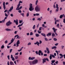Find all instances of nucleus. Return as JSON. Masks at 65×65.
I'll list each match as a JSON object with an SVG mask.
<instances>
[{
  "mask_svg": "<svg viewBox=\"0 0 65 65\" xmlns=\"http://www.w3.org/2000/svg\"><path fill=\"white\" fill-rule=\"evenodd\" d=\"M31 45V43L30 42L28 43L27 44V45Z\"/></svg>",
  "mask_w": 65,
  "mask_h": 65,
  "instance_id": "72a5a7b5",
  "label": "nucleus"
},
{
  "mask_svg": "<svg viewBox=\"0 0 65 65\" xmlns=\"http://www.w3.org/2000/svg\"><path fill=\"white\" fill-rule=\"evenodd\" d=\"M29 12H28L27 14H26V17H29Z\"/></svg>",
  "mask_w": 65,
  "mask_h": 65,
  "instance_id": "7c9ffc66",
  "label": "nucleus"
},
{
  "mask_svg": "<svg viewBox=\"0 0 65 65\" xmlns=\"http://www.w3.org/2000/svg\"><path fill=\"white\" fill-rule=\"evenodd\" d=\"M22 50V49L21 48L20 50H18V52H21V51Z\"/></svg>",
  "mask_w": 65,
  "mask_h": 65,
  "instance_id": "13d9d810",
  "label": "nucleus"
},
{
  "mask_svg": "<svg viewBox=\"0 0 65 65\" xmlns=\"http://www.w3.org/2000/svg\"><path fill=\"white\" fill-rule=\"evenodd\" d=\"M37 45H38L39 46V42H38V41H37L36 43H34V44H37Z\"/></svg>",
  "mask_w": 65,
  "mask_h": 65,
  "instance_id": "4468645a",
  "label": "nucleus"
},
{
  "mask_svg": "<svg viewBox=\"0 0 65 65\" xmlns=\"http://www.w3.org/2000/svg\"><path fill=\"white\" fill-rule=\"evenodd\" d=\"M35 57H29L28 58V60H33L34 59H35Z\"/></svg>",
  "mask_w": 65,
  "mask_h": 65,
  "instance_id": "423d86ee",
  "label": "nucleus"
},
{
  "mask_svg": "<svg viewBox=\"0 0 65 65\" xmlns=\"http://www.w3.org/2000/svg\"><path fill=\"white\" fill-rule=\"evenodd\" d=\"M6 31H10L11 30V29L7 28L6 29Z\"/></svg>",
  "mask_w": 65,
  "mask_h": 65,
  "instance_id": "6ab92c4d",
  "label": "nucleus"
},
{
  "mask_svg": "<svg viewBox=\"0 0 65 65\" xmlns=\"http://www.w3.org/2000/svg\"><path fill=\"white\" fill-rule=\"evenodd\" d=\"M33 35V32H31L30 33V35H31V36Z\"/></svg>",
  "mask_w": 65,
  "mask_h": 65,
  "instance_id": "58836bf2",
  "label": "nucleus"
},
{
  "mask_svg": "<svg viewBox=\"0 0 65 65\" xmlns=\"http://www.w3.org/2000/svg\"><path fill=\"white\" fill-rule=\"evenodd\" d=\"M23 3V2L20 1H19V4H21L20 3Z\"/></svg>",
  "mask_w": 65,
  "mask_h": 65,
  "instance_id": "4c0bfd02",
  "label": "nucleus"
},
{
  "mask_svg": "<svg viewBox=\"0 0 65 65\" xmlns=\"http://www.w3.org/2000/svg\"><path fill=\"white\" fill-rule=\"evenodd\" d=\"M51 35H52L51 32H48V33L46 35V36H47L49 37V36H51Z\"/></svg>",
  "mask_w": 65,
  "mask_h": 65,
  "instance_id": "ddd939ff",
  "label": "nucleus"
},
{
  "mask_svg": "<svg viewBox=\"0 0 65 65\" xmlns=\"http://www.w3.org/2000/svg\"><path fill=\"white\" fill-rule=\"evenodd\" d=\"M51 62H52V63H54L55 62V60H52Z\"/></svg>",
  "mask_w": 65,
  "mask_h": 65,
  "instance_id": "e433bc0d",
  "label": "nucleus"
},
{
  "mask_svg": "<svg viewBox=\"0 0 65 65\" xmlns=\"http://www.w3.org/2000/svg\"><path fill=\"white\" fill-rule=\"evenodd\" d=\"M55 36V34L54 33H53L52 35V37H54V36Z\"/></svg>",
  "mask_w": 65,
  "mask_h": 65,
  "instance_id": "a18cd8bd",
  "label": "nucleus"
},
{
  "mask_svg": "<svg viewBox=\"0 0 65 65\" xmlns=\"http://www.w3.org/2000/svg\"><path fill=\"white\" fill-rule=\"evenodd\" d=\"M55 63L56 64H58V61H56L55 62Z\"/></svg>",
  "mask_w": 65,
  "mask_h": 65,
  "instance_id": "052dcab7",
  "label": "nucleus"
},
{
  "mask_svg": "<svg viewBox=\"0 0 65 65\" xmlns=\"http://www.w3.org/2000/svg\"><path fill=\"white\" fill-rule=\"evenodd\" d=\"M15 59H18V56H16L15 57Z\"/></svg>",
  "mask_w": 65,
  "mask_h": 65,
  "instance_id": "f704fd0d",
  "label": "nucleus"
},
{
  "mask_svg": "<svg viewBox=\"0 0 65 65\" xmlns=\"http://www.w3.org/2000/svg\"><path fill=\"white\" fill-rule=\"evenodd\" d=\"M54 32H55V34H56V36H58V34H57V33L56 32V31L57 30V29H55V28L54 27H53L52 28Z\"/></svg>",
  "mask_w": 65,
  "mask_h": 65,
  "instance_id": "39448f33",
  "label": "nucleus"
},
{
  "mask_svg": "<svg viewBox=\"0 0 65 65\" xmlns=\"http://www.w3.org/2000/svg\"><path fill=\"white\" fill-rule=\"evenodd\" d=\"M20 44V40H18L16 43V46L18 47L19 46V44Z\"/></svg>",
  "mask_w": 65,
  "mask_h": 65,
  "instance_id": "0eeeda50",
  "label": "nucleus"
},
{
  "mask_svg": "<svg viewBox=\"0 0 65 65\" xmlns=\"http://www.w3.org/2000/svg\"><path fill=\"white\" fill-rule=\"evenodd\" d=\"M39 14L38 13H36V14H33V15L35 16H36H36H39Z\"/></svg>",
  "mask_w": 65,
  "mask_h": 65,
  "instance_id": "f3484780",
  "label": "nucleus"
},
{
  "mask_svg": "<svg viewBox=\"0 0 65 65\" xmlns=\"http://www.w3.org/2000/svg\"><path fill=\"white\" fill-rule=\"evenodd\" d=\"M45 39V41H48V39H47V38H44Z\"/></svg>",
  "mask_w": 65,
  "mask_h": 65,
  "instance_id": "a19ab883",
  "label": "nucleus"
},
{
  "mask_svg": "<svg viewBox=\"0 0 65 65\" xmlns=\"http://www.w3.org/2000/svg\"><path fill=\"white\" fill-rule=\"evenodd\" d=\"M8 42V41L7 40H6L5 41V43L6 44V43H7Z\"/></svg>",
  "mask_w": 65,
  "mask_h": 65,
  "instance_id": "6e6d98bb",
  "label": "nucleus"
},
{
  "mask_svg": "<svg viewBox=\"0 0 65 65\" xmlns=\"http://www.w3.org/2000/svg\"><path fill=\"white\" fill-rule=\"evenodd\" d=\"M19 55V53L17 52V53H15V55Z\"/></svg>",
  "mask_w": 65,
  "mask_h": 65,
  "instance_id": "680f3d73",
  "label": "nucleus"
},
{
  "mask_svg": "<svg viewBox=\"0 0 65 65\" xmlns=\"http://www.w3.org/2000/svg\"><path fill=\"white\" fill-rule=\"evenodd\" d=\"M31 63L32 65L36 64L38 63V60L37 59H35L31 62Z\"/></svg>",
  "mask_w": 65,
  "mask_h": 65,
  "instance_id": "f03ea898",
  "label": "nucleus"
},
{
  "mask_svg": "<svg viewBox=\"0 0 65 65\" xmlns=\"http://www.w3.org/2000/svg\"><path fill=\"white\" fill-rule=\"evenodd\" d=\"M10 15L11 16V17H13V14L12 13L11 14H10Z\"/></svg>",
  "mask_w": 65,
  "mask_h": 65,
  "instance_id": "3c124183",
  "label": "nucleus"
},
{
  "mask_svg": "<svg viewBox=\"0 0 65 65\" xmlns=\"http://www.w3.org/2000/svg\"><path fill=\"white\" fill-rule=\"evenodd\" d=\"M52 49H54V48H57V46H54L51 48Z\"/></svg>",
  "mask_w": 65,
  "mask_h": 65,
  "instance_id": "393cba45",
  "label": "nucleus"
},
{
  "mask_svg": "<svg viewBox=\"0 0 65 65\" xmlns=\"http://www.w3.org/2000/svg\"><path fill=\"white\" fill-rule=\"evenodd\" d=\"M11 58L12 59V60L13 61H14V60H15V59L14 57H13V55H11Z\"/></svg>",
  "mask_w": 65,
  "mask_h": 65,
  "instance_id": "1a4fd4ad",
  "label": "nucleus"
},
{
  "mask_svg": "<svg viewBox=\"0 0 65 65\" xmlns=\"http://www.w3.org/2000/svg\"><path fill=\"white\" fill-rule=\"evenodd\" d=\"M7 65H10L9 64V61H8L7 63Z\"/></svg>",
  "mask_w": 65,
  "mask_h": 65,
  "instance_id": "0e129e2a",
  "label": "nucleus"
},
{
  "mask_svg": "<svg viewBox=\"0 0 65 65\" xmlns=\"http://www.w3.org/2000/svg\"><path fill=\"white\" fill-rule=\"evenodd\" d=\"M61 47L62 49H63V48H64V46H61Z\"/></svg>",
  "mask_w": 65,
  "mask_h": 65,
  "instance_id": "e2e57ef3",
  "label": "nucleus"
},
{
  "mask_svg": "<svg viewBox=\"0 0 65 65\" xmlns=\"http://www.w3.org/2000/svg\"><path fill=\"white\" fill-rule=\"evenodd\" d=\"M45 59L46 60V61H48V62L49 61V60H48V59L47 58H45Z\"/></svg>",
  "mask_w": 65,
  "mask_h": 65,
  "instance_id": "09e8293b",
  "label": "nucleus"
},
{
  "mask_svg": "<svg viewBox=\"0 0 65 65\" xmlns=\"http://www.w3.org/2000/svg\"><path fill=\"white\" fill-rule=\"evenodd\" d=\"M50 10V8H48L47 9V11H49Z\"/></svg>",
  "mask_w": 65,
  "mask_h": 65,
  "instance_id": "de8ad7c7",
  "label": "nucleus"
},
{
  "mask_svg": "<svg viewBox=\"0 0 65 65\" xmlns=\"http://www.w3.org/2000/svg\"><path fill=\"white\" fill-rule=\"evenodd\" d=\"M36 54H37V55H38V51H36Z\"/></svg>",
  "mask_w": 65,
  "mask_h": 65,
  "instance_id": "69168bd1",
  "label": "nucleus"
},
{
  "mask_svg": "<svg viewBox=\"0 0 65 65\" xmlns=\"http://www.w3.org/2000/svg\"><path fill=\"white\" fill-rule=\"evenodd\" d=\"M53 40L54 41H57V39L56 38H54L53 39Z\"/></svg>",
  "mask_w": 65,
  "mask_h": 65,
  "instance_id": "c9c22d12",
  "label": "nucleus"
},
{
  "mask_svg": "<svg viewBox=\"0 0 65 65\" xmlns=\"http://www.w3.org/2000/svg\"><path fill=\"white\" fill-rule=\"evenodd\" d=\"M42 53V51H41L40 50H39V51L38 52V55H39V56H40V55H41V54H41Z\"/></svg>",
  "mask_w": 65,
  "mask_h": 65,
  "instance_id": "2eb2a0df",
  "label": "nucleus"
},
{
  "mask_svg": "<svg viewBox=\"0 0 65 65\" xmlns=\"http://www.w3.org/2000/svg\"><path fill=\"white\" fill-rule=\"evenodd\" d=\"M22 7H23L22 6H20L19 8V9H18V10H19L20 9H22Z\"/></svg>",
  "mask_w": 65,
  "mask_h": 65,
  "instance_id": "c85d7f7f",
  "label": "nucleus"
},
{
  "mask_svg": "<svg viewBox=\"0 0 65 65\" xmlns=\"http://www.w3.org/2000/svg\"><path fill=\"white\" fill-rule=\"evenodd\" d=\"M38 33H39V34H40L41 33V31H39V30H38Z\"/></svg>",
  "mask_w": 65,
  "mask_h": 65,
  "instance_id": "5fc2aeb1",
  "label": "nucleus"
},
{
  "mask_svg": "<svg viewBox=\"0 0 65 65\" xmlns=\"http://www.w3.org/2000/svg\"><path fill=\"white\" fill-rule=\"evenodd\" d=\"M46 51H49V49L48 48H47V47H46Z\"/></svg>",
  "mask_w": 65,
  "mask_h": 65,
  "instance_id": "603ef678",
  "label": "nucleus"
},
{
  "mask_svg": "<svg viewBox=\"0 0 65 65\" xmlns=\"http://www.w3.org/2000/svg\"><path fill=\"white\" fill-rule=\"evenodd\" d=\"M19 37H20V36H19L18 35H17V38H16V39H18V38H19L18 39H19V38H20Z\"/></svg>",
  "mask_w": 65,
  "mask_h": 65,
  "instance_id": "864d4df0",
  "label": "nucleus"
},
{
  "mask_svg": "<svg viewBox=\"0 0 65 65\" xmlns=\"http://www.w3.org/2000/svg\"><path fill=\"white\" fill-rule=\"evenodd\" d=\"M20 5H21V4H19L18 5L16 9V10H18V9H19V7L20 6Z\"/></svg>",
  "mask_w": 65,
  "mask_h": 65,
  "instance_id": "f8f14e48",
  "label": "nucleus"
},
{
  "mask_svg": "<svg viewBox=\"0 0 65 65\" xmlns=\"http://www.w3.org/2000/svg\"><path fill=\"white\" fill-rule=\"evenodd\" d=\"M23 23V20H19V24H21V23Z\"/></svg>",
  "mask_w": 65,
  "mask_h": 65,
  "instance_id": "bb28decb",
  "label": "nucleus"
},
{
  "mask_svg": "<svg viewBox=\"0 0 65 65\" xmlns=\"http://www.w3.org/2000/svg\"><path fill=\"white\" fill-rule=\"evenodd\" d=\"M23 24H24V22H23L21 24H20L18 25V27H21V26H23Z\"/></svg>",
  "mask_w": 65,
  "mask_h": 65,
  "instance_id": "412c9836",
  "label": "nucleus"
},
{
  "mask_svg": "<svg viewBox=\"0 0 65 65\" xmlns=\"http://www.w3.org/2000/svg\"><path fill=\"white\" fill-rule=\"evenodd\" d=\"M7 58H8V60H9V55H8L7 56Z\"/></svg>",
  "mask_w": 65,
  "mask_h": 65,
  "instance_id": "338daca9",
  "label": "nucleus"
},
{
  "mask_svg": "<svg viewBox=\"0 0 65 65\" xmlns=\"http://www.w3.org/2000/svg\"><path fill=\"white\" fill-rule=\"evenodd\" d=\"M5 17H8V15L6 13H5Z\"/></svg>",
  "mask_w": 65,
  "mask_h": 65,
  "instance_id": "c03bdc74",
  "label": "nucleus"
},
{
  "mask_svg": "<svg viewBox=\"0 0 65 65\" xmlns=\"http://www.w3.org/2000/svg\"><path fill=\"white\" fill-rule=\"evenodd\" d=\"M38 0H37L36 2V5H37V3H38Z\"/></svg>",
  "mask_w": 65,
  "mask_h": 65,
  "instance_id": "79ce46f5",
  "label": "nucleus"
},
{
  "mask_svg": "<svg viewBox=\"0 0 65 65\" xmlns=\"http://www.w3.org/2000/svg\"><path fill=\"white\" fill-rule=\"evenodd\" d=\"M52 54H51L50 55V56L49 57L50 60H52Z\"/></svg>",
  "mask_w": 65,
  "mask_h": 65,
  "instance_id": "cd10ccee",
  "label": "nucleus"
},
{
  "mask_svg": "<svg viewBox=\"0 0 65 65\" xmlns=\"http://www.w3.org/2000/svg\"><path fill=\"white\" fill-rule=\"evenodd\" d=\"M63 23H64L65 24V18H64L63 19Z\"/></svg>",
  "mask_w": 65,
  "mask_h": 65,
  "instance_id": "bf43d9fd",
  "label": "nucleus"
},
{
  "mask_svg": "<svg viewBox=\"0 0 65 65\" xmlns=\"http://www.w3.org/2000/svg\"><path fill=\"white\" fill-rule=\"evenodd\" d=\"M45 58H44L43 60V63H44L45 62Z\"/></svg>",
  "mask_w": 65,
  "mask_h": 65,
  "instance_id": "a878e982",
  "label": "nucleus"
},
{
  "mask_svg": "<svg viewBox=\"0 0 65 65\" xmlns=\"http://www.w3.org/2000/svg\"><path fill=\"white\" fill-rule=\"evenodd\" d=\"M35 36H36V37H39V36H40V35L38 34H35Z\"/></svg>",
  "mask_w": 65,
  "mask_h": 65,
  "instance_id": "5701e85b",
  "label": "nucleus"
},
{
  "mask_svg": "<svg viewBox=\"0 0 65 65\" xmlns=\"http://www.w3.org/2000/svg\"><path fill=\"white\" fill-rule=\"evenodd\" d=\"M37 20H38L39 21H40L41 20V19L40 18H39L37 19Z\"/></svg>",
  "mask_w": 65,
  "mask_h": 65,
  "instance_id": "37998d69",
  "label": "nucleus"
},
{
  "mask_svg": "<svg viewBox=\"0 0 65 65\" xmlns=\"http://www.w3.org/2000/svg\"><path fill=\"white\" fill-rule=\"evenodd\" d=\"M39 41V44H41V43H42V41H41L40 40Z\"/></svg>",
  "mask_w": 65,
  "mask_h": 65,
  "instance_id": "4d7b16f0",
  "label": "nucleus"
},
{
  "mask_svg": "<svg viewBox=\"0 0 65 65\" xmlns=\"http://www.w3.org/2000/svg\"><path fill=\"white\" fill-rule=\"evenodd\" d=\"M14 23H15L16 25H18V20L17 19L16 20H14Z\"/></svg>",
  "mask_w": 65,
  "mask_h": 65,
  "instance_id": "6e6552de",
  "label": "nucleus"
},
{
  "mask_svg": "<svg viewBox=\"0 0 65 65\" xmlns=\"http://www.w3.org/2000/svg\"><path fill=\"white\" fill-rule=\"evenodd\" d=\"M35 9L36 12H39L40 11V6L37 5L35 7Z\"/></svg>",
  "mask_w": 65,
  "mask_h": 65,
  "instance_id": "f257e3e1",
  "label": "nucleus"
},
{
  "mask_svg": "<svg viewBox=\"0 0 65 65\" xmlns=\"http://www.w3.org/2000/svg\"><path fill=\"white\" fill-rule=\"evenodd\" d=\"M57 22H59V20H58L55 21V25L57 24Z\"/></svg>",
  "mask_w": 65,
  "mask_h": 65,
  "instance_id": "aec40b11",
  "label": "nucleus"
},
{
  "mask_svg": "<svg viewBox=\"0 0 65 65\" xmlns=\"http://www.w3.org/2000/svg\"><path fill=\"white\" fill-rule=\"evenodd\" d=\"M4 48V46L2 45L1 47V48Z\"/></svg>",
  "mask_w": 65,
  "mask_h": 65,
  "instance_id": "ea45409f",
  "label": "nucleus"
},
{
  "mask_svg": "<svg viewBox=\"0 0 65 65\" xmlns=\"http://www.w3.org/2000/svg\"><path fill=\"white\" fill-rule=\"evenodd\" d=\"M56 8L57 9H56V11L58 12L59 10V7H58V4H56Z\"/></svg>",
  "mask_w": 65,
  "mask_h": 65,
  "instance_id": "9d476101",
  "label": "nucleus"
},
{
  "mask_svg": "<svg viewBox=\"0 0 65 65\" xmlns=\"http://www.w3.org/2000/svg\"><path fill=\"white\" fill-rule=\"evenodd\" d=\"M41 35H42V36H44V37H46V35H45V34L44 33H41Z\"/></svg>",
  "mask_w": 65,
  "mask_h": 65,
  "instance_id": "a211bd4d",
  "label": "nucleus"
},
{
  "mask_svg": "<svg viewBox=\"0 0 65 65\" xmlns=\"http://www.w3.org/2000/svg\"><path fill=\"white\" fill-rule=\"evenodd\" d=\"M52 56L53 58H55V56L54 55L52 54Z\"/></svg>",
  "mask_w": 65,
  "mask_h": 65,
  "instance_id": "8fccbe9b",
  "label": "nucleus"
},
{
  "mask_svg": "<svg viewBox=\"0 0 65 65\" xmlns=\"http://www.w3.org/2000/svg\"><path fill=\"white\" fill-rule=\"evenodd\" d=\"M13 41H14V40H13V38H12L11 40V43H12Z\"/></svg>",
  "mask_w": 65,
  "mask_h": 65,
  "instance_id": "c756f323",
  "label": "nucleus"
},
{
  "mask_svg": "<svg viewBox=\"0 0 65 65\" xmlns=\"http://www.w3.org/2000/svg\"><path fill=\"white\" fill-rule=\"evenodd\" d=\"M10 65H14V63L12 61H10Z\"/></svg>",
  "mask_w": 65,
  "mask_h": 65,
  "instance_id": "4be33fe9",
  "label": "nucleus"
},
{
  "mask_svg": "<svg viewBox=\"0 0 65 65\" xmlns=\"http://www.w3.org/2000/svg\"><path fill=\"white\" fill-rule=\"evenodd\" d=\"M44 56H47V54H44L43 55Z\"/></svg>",
  "mask_w": 65,
  "mask_h": 65,
  "instance_id": "774afa93",
  "label": "nucleus"
},
{
  "mask_svg": "<svg viewBox=\"0 0 65 65\" xmlns=\"http://www.w3.org/2000/svg\"><path fill=\"white\" fill-rule=\"evenodd\" d=\"M12 23L10 21H9L8 22L6 23V24L7 26H10V25H11V24H12Z\"/></svg>",
  "mask_w": 65,
  "mask_h": 65,
  "instance_id": "20e7f679",
  "label": "nucleus"
},
{
  "mask_svg": "<svg viewBox=\"0 0 65 65\" xmlns=\"http://www.w3.org/2000/svg\"><path fill=\"white\" fill-rule=\"evenodd\" d=\"M5 2H4L3 3V7L4 10H5V9L6 8V7H5Z\"/></svg>",
  "mask_w": 65,
  "mask_h": 65,
  "instance_id": "9b49d317",
  "label": "nucleus"
},
{
  "mask_svg": "<svg viewBox=\"0 0 65 65\" xmlns=\"http://www.w3.org/2000/svg\"><path fill=\"white\" fill-rule=\"evenodd\" d=\"M64 14L61 15L59 17V18L60 19H62V18L63 17V15H64Z\"/></svg>",
  "mask_w": 65,
  "mask_h": 65,
  "instance_id": "b1692460",
  "label": "nucleus"
},
{
  "mask_svg": "<svg viewBox=\"0 0 65 65\" xmlns=\"http://www.w3.org/2000/svg\"><path fill=\"white\" fill-rule=\"evenodd\" d=\"M20 14L22 15V17H24V13H21Z\"/></svg>",
  "mask_w": 65,
  "mask_h": 65,
  "instance_id": "2f4dec72",
  "label": "nucleus"
},
{
  "mask_svg": "<svg viewBox=\"0 0 65 65\" xmlns=\"http://www.w3.org/2000/svg\"><path fill=\"white\" fill-rule=\"evenodd\" d=\"M32 29H35V25H34L33 27H32Z\"/></svg>",
  "mask_w": 65,
  "mask_h": 65,
  "instance_id": "473e14b6",
  "label": "nucleus"
},
{
  "mask_svg": "<svg viewBox=\"0 0 65 65\" xmlns=\"http://www.w3.org/2000/svg\"><path fill=\"white\" fill-rule=\"evenodd\" d=\"M13 6H12L11 7H10V9L9 10V12H11V11L13 9Z\"/></svg>",
  "mask_w": 65,
  "mask_h": 65,
  "instance_id": "dca6fc26",
  "label": "nucleus"
},
{
  "mask_svg": "<svg viewBox=\"0 0 65 65\" xmlns=\"http://www.w3.org/2000/svg\"><path fill=\"white\" fill-rule=\"evenodd\" d=\"M41 29H42V27H41L39 28V31H41Z\"/></svg>",
  "mask_w": 65,
  "mask_h": 65,
  "instance_id": "49530a36",
  "label": "nucleus"
},
{
  "mask_svg": "<svg viewBox=\"0 0 65 65\" xmlns=\"http://www.w3.org/2000/svg\"><path fill=\"white\" fill-rule=\"evenodd\" d=\"M34 9L33 7L32 6V4H30L29 5V10L30 11H32V10H33Z\"/></svg>",
  "mask_w": 65,
  "mask_h": 65,
  "instance_id": "7ed1b4c3",
  "label": "nucleus"
}]
</instances>
